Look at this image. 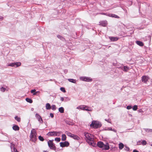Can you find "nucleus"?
<instances>
[{
	"label": "nucleus",
	"instance_id": "obj_12",
	"mask_svg": "<svg viewBox=\"0 0 152 152\" xmlns=\"http://www.w3.org/2000/svg\"><path fill=\"white\" fill-rule=\"evenodd\" d=\"M141 144H142V145H144L146 144L147 142L145 140H142V142L140 141H138L137 142V144L138 145H140Z\"/></svg>",
	"mask_w": 152,
	"mask_h": 152
},
{
	"label": "nucleus",
	"instance_id": "obj_10",
	"mask_svg": "<svg viewBox=\"0 0 152 152\" xmlns=\"http://www.w3.org/2000/svg\"><path fill=\"white\" fill-rule=\"evenodd\" d=\"M148 77L145 75L143 76L142 77V81L145 83H146L148 80Z\"/></svg>",
	"mask_w": 152,
	"mask_h": 152
},
{
	"label": "nucleus",
	"instance_id": "obj_43",
	"mask_svg": "<svg viewBox=\"0 0 152 152\" xmlns=\"http://www.w3.org/2000/svg\"><path fill=\"white\" fill-rule=\"evenodd\" d=\"M125 147L126 148V150L127 151H128L129 150V148L128 147H126V146H125Z\"/></svg>",
	"mask_w": 152,
	"mask_h": 152
},
{
	"label": "nucleus",
	"instance_id": "obj_13",
	"mask_svg": "<svg viewBox=\"0 0 152 152\" xmlns=\"http://www.w3.org/2000/svg\"><path fill=\"white\" fill-rule=\"evenodd\" d=\"M82 80L87 82L91 81H92L91 79H90V78L87 77L82 78Z\"/></svg>",
	"mask_w": 152,
	"mask_h": 152
},
{
	"label": "nucleus",
	"instance_id": "obj_23",
	"mask_svg": "<svg viewBox=\"0 0 152 152\" xmlns=\"http://www.w3.org/2000/svg\"><path fill=\"white\" fill-rule=\"evenodd\" d=\"M124 147V145L122 143L119 144V148L120 149H122Z\"/></svg>",
	"mask_w": 152,
	"mask_h": 152
},
{
	"label": "nucleus",
	"instance_id": "obj_36",
	"mask_svg": "<svg viewBox=\"0 0 152 152\" xmlns=\"http://www.w3.org/2000/svg\"><path fill=\"white\" fill-rule=\"evenodd\" d=\"M99 14H101V15H106L108 16V15H109V14H108L107 13H100Z\"/></svg>",
	"mask_w": 152,
	"mask_h": 152
},
{
	"label": "nucleus",
	"instance_id": "obj_24",
	"mask_svg": "<svg viewBox=\"0 0 152 152\" xmlns=\"http://www.w3.org/2000/svg\"><path fill=\"white\" fill-rule=\"evenodd\" d=\"M26 100L27 102L30 103H31L33 102L32 100L28 98H26Z\"/></svg>",
	"mask_w": 152,
	"mask_h": 152
},
{
	"label": "nucleus",
	"instance_id": "obj_42",
	"mask_svg": "<svg viewBox=\"0 0 152 152\" xmlns=\"http://www.w3.org/2000/svg\"><path fill=\"white\" fill-rule=\"evenodd\" d=\"M50 116H51V117L52 118H53L54 117V115H53V114L52 113H50Z\"/></svg>",
	"mask_w": 152,
	"mask_h": 152
},
{
	"label": "nucleus",
	"instance_id": "obj_18",
	"mask_svg": "<svg viewBox=\"0 0 152 152\" xmlns=\"http://www.w3.org/2000/svg\"><path fill=\"white\" fill-rule=\"evenodd\" d=\"M13 129L15 131H18L19 130V127L17 125H15L12 126Z\"/></svg>",
	"mask_w": 152,
	"mask_h": 152
},
{
	"label": "nucleus",
	"instance_id": "obj_1",
	"mask_svg": "<svg viewBox=\"0 0 152 152\" xmlns=\"http://www.w3.org/2000/svg\"><path fill=\"white\" fill-rule=\"evenodd\" d=\"M84 135L85 137V138L86 141L89 145L93 147H95L96 145V142L95 141L93 135L88 132H84Z\"/></svg>",
	"mask_w": 152,
	"mask_h": 152
},
{
	"label": "nucleus",
	"instance_id": "obj_25",
	"mask_svg": "<svg viewBox=\"0 0 152 152\" xmlns=\"http://www.w3.org/2000/svg\"><path fill=\"white\" fill-rule=\"evenodd\" d=\"M59 111L61 113H63L64 112V109L63 107H60L58 109Z\"/></svg>",
	"mask_w": 152,
	"mask_h": 152
},
{
	"label": "nucleus",
	"instance_id": "obj_17",
	"mask_svg": "<svg viewBox=\"0 0 152 152\" xmlns=\"http://www.w3.org/2000/svg\"><path fill=\"white\" fill-rule=\"evenodd\" d=\"M136 43L140 46H143L144 45L143 43L140 41H136Z\"/></svg>",
	"mask_w": 152,
	"mask_h": 152
},
{
	"label": "nucleus",
	"instance_id": "obj_20",
	"mask_svg": "<svg viewBox=\"0 0 152 152\" xmlns=\"http://www.w3.org/2000/svg\"><path fill=\"white\" fill-rule=\"evenodd\" d=\"M108 16L110 17H114L116 18H119V17L117 16V15H116L115 14H109V15H108Z\"/></svg>",
	"mask_w": 152,
	"mask_h": 152
},
{
	"label": "nucleus",
	"instance_id": "obj_27",
	"mask_svg": "<svg viewBox=\"0 0 152 152\" xmlns=\"http://www.w3.org/2000/svg\"><path fill=\"white\" fill-rule=\"evenodd\" d=\"M61 133V132H55V136H59Z\"/></svg>",
	"mask_w": 152,
	"mask_h": 152
},
{
	"label": "nucleus",
	"instance_id": "obj_28",
	"mask_svg": "<svg viewBox=\"0 0 152 152\" xmlns=\"http://www.w3.org/2000/svg\"><path fill=\"white\" fill-rule=\"evenodd\" d=\"M12 152H18L16 149L14 147L12 148Z\"/></svg>",
	"mask_w": 152,
	"mask_h": 152
},
{
	"label": "nucleus",
	"instance_id": "obj_8",
	"mask_svg": "<svg viewBox=\"0 0 152 152\" xmlns=\"http://www.w3.org/2000/svg\"><path fill=\"white\" fill-rule=\"evenodd\" d=\"M60 146L62 147H67L69 145V143L68 142L65 141L64 142H60Z\"/></svg>",
	"mask_w": 152,
	"mask_h": 152
},
{
	"label": "nucleus",
	"instance_id": "obj_16",
	"mask_svg": "<svg viewBox=\"0 0 152 152\" xmlns=\"http://www.w3.org/2000/svg\"><path fill=\"white\" fill-rule=\"evenodd\" d=\"M109 39L110 40H111V41H116L118 39V38L117 37H110Z\"/></svg>",
	"mask_w": 152,
	"mask_h": 152
},
{
	"label": "nucleus",
	"instance_id": "obj_6",
	"mask_svg": "<svg viewBox=\"0 0 152 152\" xmlns=\"http://www.w3.org/2000/svg\"><path fill=\"white\" fill-rule=\"evenodd\" d=\"M48 144L49 147L51 149L53 150H56V148L52 141L49 140L48 142Z\"/></svg>",
	"mask_w": 152,
	"mask_h": 152
},
{
	"label": "nucleus",
	"instance_id": "obj_15",
	"mask_svg": "<svg viewBox=\"0 0 152 152\" xmlns=\"http://www.w3.org/2000/svg\"><path fill=\"white\" fill-rule=\"evenodd\" d=\"M47 135L48 136H55V132H49Z\"/></svg>",
	"mask_w": 152,
	"mask_h": 152
},
{
	"label": "nucleus",
	"instance_id": "obj_29",
	"mask_svg": "<svg viewBox=\"0 0 152 152\" xmlns=\"http://www.w3.org/2000/svg\"><path fill=\"white\" fill-rule=\"evenodd\" d=\"M40 92L39 91L35 92L34 93H33V94L35 95L39 96V95Z\"/></svg>",
	"mask_w": 152,
	"mask_h": 152
},
{
	"label": "nucleus",
	"instance_id": "obj_2",
	"mask_svg": "<svg viewBox=\"0 0 152 152\" xmlns=\"http://www.w3.org/2000/svg\"><path fill=\"white\" fill-rule=\"evenodd\" d=\"M30 140L33 142H35L37 139V133L35 130L33 129L31 130L30 136Z\"/></svg>",
	"mask_w": 152,
	"mask_h": 152
},
{
	"label": "nucleus",
	"instance_id": "obj_19",
	"mask_svg": "<svg viewBox=\"0 0 152 152\" xmlns=\"http://www.w3.org/2000/svg\"><path fill=\"white\" fill-rule=\"evenodd\" d=\"M46 108L47 110H50L51 108V106L49 103H47L46 104Z\"/></svg>",
	"mask_w": 152,
	"mask_h": 152
},
{
	"label": "nucleus",
	"instance_id": "obj_30",
	"mask_svg": "<svg viewBox=\"0 0 152 152\" xmlns=\"http://www.w3.org/2000/svg\"><path fill=\"white\" fill-rule=\"evenodd\" d=\"M15 119L17 120L18 121L20 122V118L18 117L17 116H16L15 117Z\"/></svg>",
	"mask_w": 152,
	"mask_h": 152
},
{
	"label": "nucleus",
	"instance_id": "obj_45",
	"mask_svg": "<svg viewBox=\"0 0 152 152\" xmlns=\"http://www.w3.org/2000/svg\"><path fill=\"white\" fill-rule=\"evenodd\" d=\"M133 152H139L138 151L136 150H134L133 151Z\"/></svg>",
	"mask_w": 152,
	"mask_h": 152
},
{
	"label": "nucleus",
	"instance_id": "obj_9",
	"mask_svg": "<svg viewBox=\"0 0 152 152\" xmlns=\"http://www.w3.org/2000/svg\"><path fill=\"white\" fill-rule=\"evenodd\" d=\"M35 117L40 123H43V120L41 116L38 114L36 113L35 115Z\"/></svg>",
	"mask_w": 152,
	"mask_h": 152
},
{
	"label": "nucleus",
	"instance_id": "obj_37",
	"mask_svg": "<svg viewBox=\"0 0 152 152\" xmlns=\"http://www.w3.org/2000/svg\"><path fill=\"white\" fill-rule=\"evenodd\" d=\"M6 88L4 87H1V91L2 92H4L5 91Z\"/></svg>",
	"mask_w": 152,
	"mask_h": 152
},
{
	"label": "nucleus",
	"instance_id": "obj_41",
	"mask_svg": "<svg viewBox=\"0 0 152 152\" xmlns=\"http://www.w3.org/2000/svg\"><path fill=\"white\" fill-rule=\"evenodd\" d=\"M57 37L58 38H60V39H61V38H63V37L61 36V35H57Z\"/></svg>",
	"mask_w": 152,
	"mask_h": 152
},
{
	"label": "nucleus",
	"instance_id": "obj_49",
	"mask_svg": "<svg viewBox=\"0 0 152 152\" xmlns=\"http://www.w3.org/2000/svg\"><path fill=\"white\" fill-rule=\"evenodd\" d=\"M151 146H152V144H151Z\"/></svg>",
	"mask_w": 152,
	"mask_h": 152
},
{
	"label": "nucleus",
	"instance_id": "obj_48",
	"mask_svg": "<svg viewBox=\"0 0 152 152\" xmlns=\"http://www.w3.org/2000/svg\"><path fill=\"white\" fill-rule=\"evenodd\" d=\"M114 131L115 132H116V130L115 131V130H114Z\"/></svg>",
	"mask_w": 152,
	"mask_h": 152
},
{
	"label": "nucleus",
	"instance_id": "obj_31",
	"mask_svg": "<svg viewBox=\"0 0 152 152\" xmlns=\"http://www.w3.org/2000/svg\"><path fill=\"white\" fill-rule=\"evenodd\" d=\"M52 109L53 110H55L56 109V106L55 105H53L51 107Z\"/></svg>",
	"mask_w": 152,
	"mask_h": 152
},
{
	"label": "nucleus",
	"instance_id": "obj_22",
	"mask_svg": "<svg viewBox=\"0 0 152 152\" xmlns=\"http://www.w3.org/2000/svg\"><path fill=\"white\" fill-rule=\"evenodd\" d=\"M65 133L67 136L70 137H72L73 134H72L70 132H69L67 131H66Z\"/></svg>",
	"mask_w": 152,
	"mask_h": 152
},
{
	"label": "nucleus",
	"instance_id": "obj_46",
	"mask_svg": "<svg viewBox=\"0 0 152 152\" xmlns=\"http://www.w3.org/2000/svg\"><path fill=\"white\" fill-rule=\"evenodd\" d=\"M3 18L1 17V18H0V19H2Z\"/></svg>",
	"mask_w": 152,
	"mask_h": 152
},
{
	"label": "nucleus",
	"instance_id": "obj_14",
	"mask_svg": "<svg viewBox=\"0 0 152 152\" xmlns=\"http://www.w3.org/2000/svg\"><path fill=\"white\" fill-rule=\"evenodd\" d=\"M72 138H73L74 139L76 140H80V138L77 135L73 134Z\"/></svg>",
	"mask_w": 152,
	"mask_h": 152
},
{
	"label": "nucleus",
	"instance_id": "obj_21",
	"mask_svg": "<svg viewBox=\"0 0 152 152\" xmlns=\"http://www.w3.org/2000/svg\"><path fill=\"white\" fill-rule=\"evenodd\" d=\"M66 136L65 134H63L62 135L61 140L62 141H65L66 140Z\"/></svg>",
	"mask_w": 152,
	"mask_h": 152
},
{
	"label": "nucleus",
	"instance_id": "obj_5",
	"mask_svg": "<svg viewBox=\"0 0 152 152\" xmlns=\"http://www.w3.org/2000/svg\"><path fill=\"white\" fill-rule=\"evenodd\" d=\"M77 108L80 109L81 110H86L88 111H91V110L90 109V108L89 107H88V106L84 105L79 106L78 107H77Z\"/></svg>",
	"mask_w": 152,
	"mask_h": 152
},
{
	"label": "nucleus",
	"instance_id": "obj_40",
	"mask_svg": "<svg viewBox=\"0 0 152 152\" xmlns=\"http://www.w3.org/2000/svg\"><path fill=\"white\" fill-rule=\"evenodd\" d=\"M132 108V107L131 106H128L127 107V109L128 110L131 109Z\"/></svg>",
	"mask_w": 152,
	"mask_h": 152
},
{
	"label": "nucleus",
	"instance_id": "obj_39",
	"mask_svg": "<svg viewBox=\"0 0 152 152\" xmlns=\"http://www.w3.org/2000/svg\"><path fill=\"white\" fill-rule=\"evenodd\" d=\"M36 90L35 89L32 90L31 91V93H34L36 92Z\"/></svg>",
	"mask_w": 152,
	"mask_h": 152
},
{
	"label": "nucleus",
	"instance_id": "obj_33",
	"mask_svg": "<svg viewBox=\"0 0 152 152\" xmlns=\"http://www.w3.org/2000/svg\"><path fill=\"white\" fill-rule=\"evenodd\" d=\"M137 109V106L136 105H134L132 108L133 110L134 111L136 110Z\"/></svg>",
	"mask_w": 152,
	"mask_h": 152
},
{
	"label": "nucleus",
	"instance_id": "obj_44",
	"mask_svg": "<svg viewBox=\"0 0 152 152\" xmlns=\"http://www.w3.org/2000/svg\"><path fill=\"white\" fill-rule=\"evenodd\" d=\"M64 98L62 97H61L60 98V100L62 101H64Z\"/></svg>",
	"mask_w": 152,
	"mask_h": 152
},
{
	"label": "nucleus",
	"instance_id": "obj_38",
	"mask_svg": "<svg viewBox=\"0 0 152 152\" xmlns=\"http://www.w3.org/2000/svg\"><path fill=\"white\" fill-rule=\"evenodd\" d=\"M55 140L59 142L60 141V138L58 137L56 138L55 139Z\"/></svg>",
	"mask_w": 152,
	"mask_h": 152
},
{
	"label": "nucleus",
	"instance_id": "obj_4",
	"mask_svg": "<svg viewBox=\"0 0 152 152\" xmlns=\"http://www.w3.org/2000/svg\"><path fill=\"white\" fill-rule=\"evenodd\" d=\"M101 125L99 124V121H93L91 124L90 125L91 127H92L94 128H97L101 127Z\"/></svg>",
	"mask_w": 152,
	"mask_h": 152
},
{
	"label": "nucleus",
	"instance_id": "obj_11",
	"mask_svg": "<svg viewBox=\"0 0 152 152\" xmlns=\"http://www.w3.org/2000/svg\"><path fill=\"white\" fill-rule=\"evenodd\" d=\"M107 24V21H103L100 22L99 25L104 27H105L106 26Z\"/></svg>",
	"mask_w": 152,
	"mask_h": 152
},
{
	"label": "nucleus",
	"instance_id": "obj_35",
	"mask_svg": "<svg viewBox=\"0 0 152 152\" xmlns=\"http://www.w3.org/2000/svg\"><path fill=\"white\" fill-rule=\"evenodd\" d=\"M124 70L125 71H127L128 70V68L126 66H124Z\"/></svg>",
	"mask_w": 152,
	"mask_h": 152
},
{
	"label": "nucleus",
	"instance_id": "obj_32",
	"mask_svg": "<svg viewBox=\"0 0 152 152\" xmlns=\"http://www.w3.org/2000/svg\"><path fill=\"white\" fill-rule=\"evenodd\" d=\"M39 139L40 141H43L44 140L43 137L41 136H39Z\"/></svg>",
	"mask_w": 152,
	"mask_h": 152
},
{
	"label": "nucleus",
	"instance_id": "obj_7",
	"mask_svg": "<svg viewBox=\"0 0 152 152\" xmlns=\"http://www.w3.org/2000/svg\"><path fill=\"white\" fill-rule=\"evenodd\" d=\"M21 65V63L20 62L12 63L8 64V66L12 67H18L20 66Z\"/></svg>",
	"mask_w": 152,
	"mask_h": 152
},
{
	"label": "nucleus",
	"instance_id": "obj_26",
	"mask_svg": "<svg viewBox=\"0 0 152 152\" xmlns=\"http://www.w3.org/2000/svg\"><path fill=\"white\" fill-rule=\"evenodd\" d=\"M68 80L72 83H76V80L73 79H68Z\"/></svg>",
	"mask_w": 152,
	"mask_h": 152
},
{
	"label": "nucleus",
	"instance_id": "obj_47",
	"mask_svg": "<svg viewBox=\"0 0 152 152\" xmlns=\"http://www.w3.org/2000/svg\"><path fill=\"white\" fill-rule=\"evenodd\" d=\"M43 152H48L46 151H44Z\"/></svg>",
	"mask_w": 152,
	"mask_h": 152
},
{
	"label": "nucleus",
	"instance_id": "obj_34",
	"mask_svg": "<svg viewBox=\"0 0 152 152\" xmlns=\"http://www.w3.org/2000/svg\"><path fill=\"white\" fill-rule=\"evenodd\" d=\"M60 89L61 91H63L64 93H65L66 92V91L65 89V88L64 87L61 88Z\"/></svg>",
	"mask_w": 152,
	"mask_h": 152
},
{
	"label": "nucleus",
	"instance_id": "obj_3",
	"mask_svg": "<svg viewBox=\"0 0 152 152\" xmlns=\"http://www.w3.org/2000/svg\"><path fill=\"white\" fill-rule=\"evenodd\" d=\"M97 145L100 148H101L102 149L107 150L109 149V146L108 143H107L106 144H104L103 142L99 141L97 142Z\"/></svg>",
	"mask_w": 152,
	"mask_h": 152
}]
</instances>
